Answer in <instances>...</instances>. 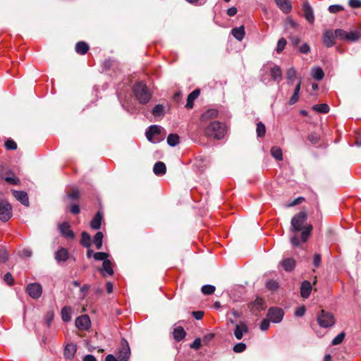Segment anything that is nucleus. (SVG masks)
Masks as SVG:
<instances>
[{"label":"nucleus","instance_id":"nucleus-22","mask_svg":"<svg viewBox=\"0 0 361 361\" xmlns=\"http://www.w3.org/2000/svg\"><path fill=\"white\" fill-rule=\"evenodd\" d=\"M247 331L248 328L244 323L236 324L234 330V335L237 339L240 340L243 338V333H247Z\"/></svg>","mask_w":361,"mask_h":361},{"label":"nucleus","instance_id":"nucleus-34","mask_svg":"<svg viewBox=\"0 0 361 361\" xmlns=\"http://www.w3.org/2000/svg\"><path fill=\"white\" fill-rule=\"evenodd\" d=\"M271 76L273 80H276L281 79L282 76V71L279 66H275L271 68Z\"/></svg>","mask_w":361,"mask_h":361},{"label":"nucleus","instance_id":"nucleus-41","mask_svg":"<svg viewBox=\"0 0 361 361\" xmlns=\"http://www.w3.org/2000/svg\"><path fill=\"white\" fill-rule=\"evenodd\" d=\"M263 300L260 298H257V299L252 302V309L257 311H260L261 310H263Z\"/></svg>","mask_w":361,"mask_h":361},{"label":"nucleus","instance_id":"nucleus-5","mask_svg":"<svg viewBox=\"0 0 361 361\" xmlns=\"http://www.w3.org/2000/svg\"><path fill=\"white\" fill-rule=\"evenodd\" d=\"M12 217L11 204L6 200H0V220L8 221Z\"/></svg>","mask_w":361,"mask_h":361},{"label":"nucleus","instance_id":"nucleus-25","mask_svg":"<svg viewBox=\"0 0 361 361\" xmlns=\"http://www.w3.org/2000/svg\"><path fill=\"white\" fill-rule=\"evenodd\" d=\"M231 34L238 41H241L245 35V27L243 25L236 27L232 29Z\"/></svg>","mask_w":361,"mask_h":361},{"label":"nucleus","instance_id":"nucleus-10","mask_svg":"<svg viewBox=\"0 0 361 361\" xmlns=\"http://www.w3.org/2000/svg\"><path fill=\"white\" fill-rule=\"evenodd\" d=\"M161 134V127L153 125L151 126L149 129L146 131L145 135L147 140L151 142H157L161 140V138H159L156 140H154V137L156 135H159Z\"/></svg>","mask_w":361,"mask_h":361},{"label":"nucleus","instance_id":"nucleus-43","mask_svg":"<svg viewBox=\"0 0 361 361\" xmlns=\"http://www.w3.org/2000/svg\"><path fill=\"white\" fill-rule=\"evenodd\" d=\"M216 290L215 286L212 285H204L202 287L201 290L204 295H212Z\"/></svg>","mask_w":361,"mask_h":361},{"label":"nucleus","instance_id":"nucleus-33","mask_svg":"<svg viewBox=\"0 0 361 361\" xmlns=\"http://www.w3.org/2000/svg\"><path fill=\"white\" fill-rule=\"evenodd\" d=\"M312 76L315 80H321L324 77V73L323 70L319 67L314 68L312 69Z\"/></svg>","mask_w":361,"mask_h":361},{"label":"nucleus","instance_id":"nucleus-23","mask_svg":"<svg viewBox=\"0 0 361 361\" xmlns=\"http://www.w3.org/2000/svg\"><path fill=\"white\" fill-rule=\"evenodd\" d=\"M173 336L176 341L180 342L186 336V332L182 326H177L173 331Z\"/></svg>","mask_w":361,"mask_h":361},{"label":"nucleus","instance_id":"nucleus-53","mask_svg":"<svg viewBox=\"0 0 361 361\" xmlns=\"http://www.w3.org/2000/svg\"><path fill=\"white\" fill-rule=\"evenodd\" d=\"M344 10V8L341 5H331L329 6V11L331 13H336L339 11Z\"/></svg>","mask_w":361,"mask_h":361},{"label":"nucleus","instance_id":"nucleus-6","mask_svg":"<svg viewBox=\"0 0 361 361\" xmlns=\"http://www.w3.org/2000/svg\"><path fill=\"white\" fill-rule=\"evenodd\" d=\"M116 355L119 361H128L130 355V349L126 340H122Z\"/></svg>","mask_w":361,"mask_h":361},{"label":"nucleus","instance_id":"nucleus-14","mask_svg":"<svg viewBox=\"0 0 361 361\" xmlns=\"http://www.w3.org/2000/svg\"><path fill=\"white\" fill-rule=\"evenodd\" d=\"M77 351V345L75 343H68L65 346L63 355L66 359L72 360Z\"/></svg>","mask_w":361,"mask_h":361},{"label":"nucleus","instance_id":"nucleus-12","mask_svg":"<svg viewBox=\"0 0 361 361\" xmlns=\"http://www.w3.org/2000/svg\"><path fill=\"white\" fill-rule=\"evenodd\" d=\"M302 8V11L304 13L305 19L309 23H312L314 20L313 10L307 0H305L303 2Z\"/></svg>","mask_w":361,"mask_h":361},{"label":"nucleus","instance_id":"nucleus-48","mask_svg":"<svg viewBox=\"0 0 361 361\" xmlns=\"http://www.w3.org/2000/svg\"><path fill=\"white\" fill-rule=\"evenodd\" d=\"M298 23L295 22L291 18L288 17L285 21V28L289 30L290 28H296Z\"/></svg>","mask_w":361,"mask_h":361},{"label":"nucleus","instance_id":"nucleus-24","mask_svg":"<svg viewBox=\"0 0 361 361\" xmlns=\"http://www.w3.org/2000/svg\"><path fill=\"white\" fill-rule=\"evenodd\" d=\"M102 219V214L100 212H97L94 215V218L90 221V227L92 229L98 230L101 227V223Z\"/></svg>","mask_w":361,"mask_h":361},{"label":"nucleus","instance_id":"nucleus-18","mask_svg":"<svg viewBox=\"0 0 361 361\" xmlns=\"http://www.w3.org/2000/svg\"><path fill=\"white\" fill-rule=\"evenodd\" d=\"M312 290V286L308 281H304L300 286V295L303 298H307Z\"/></svg>","mask_w":361,"mask_h":361},{"label":"nucleus","instance_id":"nucleus-19","mask_svg":"<svg viewBox=\"0 0 361 361\" xmlns=\"http://www.w3.org/2000/svg\"><path fill=\"white\" fill-rule=\"evenodd\" d=\"M219 111L215 109H210L207 110L201 115V121L206 122L212 119L216 118L218 116Z\"/></svg>","mask_w":361,"mask_h":361},{"label":"nucleus","instance_id":"nucleus-9","mask_svg":"<svg viewBox=\"0 0 361 361\" xmlns=\"http://www.w3.org/2000/svg\"><path fill=\"white\" fill-rule=\"evenodd\" d=\"M75 324L78 329L87 330L90 327L91 322L87 314H83L76 318Z\"/></svg>","mask_w":361,"mask_h":361},{"label":"nucleus","instance_id":"nucleus-59","mask_svg":"<svg viewBox=\"0 0 361 361\" xmlns=\"http://www.w3.org/2000/svg\"><path fill=\"white\" fill-rule=\"evenodd\" d=\"M4 280L10 286L13 284L14 279L12 274L10 272H8L4 275Z\"/></svg>","mask_w":361,"mask_h":361},{"label":"nucleus","instance_id":"nucleus-63","mask_svg":"<svg viewBox=\"0 0 361 361\" xmlns=\"http://www.w3.org/2000/svg\"><path fill=\"white\" fill-rule=\"evenodd\" d=\"M348 4L353 8H358L361 7V0H349Z\"/></svg>","mask_w":361,"mask_h":361},{"label":"nucleus","instance_id":"nucleus-21","mask_svg":"<svg viewBox=\"0 0 361 361\" xmlns=\"http://www.w3.org/2000/svg\"><path fill=\"white\" fill-rule=\"evenodd\" d=\"M281 264L286 271H291L295 267V260L293 258H286L281 262Z\"/></svg>","mask_w":361,"mask_h":361},{"label":"nucleus","instance_id":"nucleus-20","mask_svg":"<svg viewBox=\"0 0 361 361\" xmlns=\"http://www.w3.org/2000/svg\"><path fill=\"white\" fill-rule=\"evenodd\" d=\"M200 94V89H195L191 93H190L187 98V102L185 104L186 109H192L194 106V101L199 97Z\"/></svg>","mask_w":361,"mask_h":361},{"label":"nucleus","instance_id":"nucleus-45","mask_svg":"<svg viewBox=\"0 0 361 361\" xmlns=\"http://www.w3.org/2000/svg\"><path fill=\"white\" fill-rule=\"evenodd\" d=\"M164 111V107L162 104H157L152 109V113L154 116H159L163 114Z\"/></svg>","mask_w":361,"mask_h":361},{"label":"nucleus","instance_id":"nucleus-30","mask_svg":"<svg viewBox=\"0 0 361 361\" xmlns=\"http://www.w3.org/2000/svg\"><path fill=\"white\" fill-rule=\"evenodd\" d=\"M102 275L105 276L104 271L106 272L109 275L114 274V270L111 267V262L109 259L104 260L102 264V268L99 270Z\"/></svg>","mask_w":361,"mask_h":361},{"label":"nucleus","instance_id":"nucleus-62","mask_svg":"<svg viewBox=\"0 0 361 361\" xmlns=\"http://www.w3.org/2000/svg\"><path fill=\"white\" fill-rule=\"evenodd\" d=\"M269 321H270L269 319H264L261 322L260 329L262 331H267L269 329V325H270Z\"/></svg>","mask_w":361,"mask_h":361},{"label":"nucleus","instance_id":"nucleus-39","mask_svg":"<svg viewBox=\"0 0 361 361\" xmlns=\"http://www.w3.org/2000/svg\"><path fill=\"white\" fill-rule=\"evenodd\" d=\"M312 109L322 114H326L329 111V106L327 104H316L312 106Z\"/></svg>","mask_w":361,"mask_h":361},{"label":"nucleus","instance_id":"nucleus-37","mask_svg":"<svg viewBox=\"0 0 361 361\" xmlns=\"http://www.w3.org/2000/svg\"><path fill=\"white\" fill-rule=\"evenodd\" d=\"M167 143L171 147H175L179 143V136L178 134H169L167 137Z\"/></svg>","mask_w":361,"mask_h":361},{"label":"nucleus","instance_id":"nucleus-46","mask_svg":"<svg viewBox=\"0 0 361 361\" xmlns=\"http://www.w3.org/2000/svg\"><path fill=\"white\" fill-rule=\"evenodd\" d=\"M2 178L11 185H17L20 183V180L18 178L15 177L14 176H5V177H2Z\"/></svg>","mask_w":361,"mask_h":361},{"label":"nucleus","instance_id":"nucleus-40","mask_svg":"<svg viewBox=\"0 0 361 361\" xmlns=\"http://www.w3.org/2000/svg\"><path fill=\"white\" fill-rule=\"evenodd\" d=\"M256 132L257 134V137H264L266 133V127L262 122L259 121L257 123Z\"/></svg>","mask_w":361,"mask_h":361},{"label":"nucleus","instance_id":"nucleus-50","mask_svg":"<svg viewBox=\"0 0 361 361\" xmlns=\"http://www.w3.org/2000/svg\"><path fill=\"white\" fill-rule=\"evenodd\" d=\"M67 197L71 200H78L80 197V192L78 189H73L71 192L68 194Z\"/></svg>","mask_w":361,"mask_h":361},{"label":"nucleus","instance_id":"nucleus-17","mask_svg":"<svg viewBox=\"0 0 361 361\" xmlns=\"http://www.w3.org/2000/svg\"><path fill=\"white\" fill-rule=\"evenodd\" d=\"M334 39H335V34L334 35L332 31H331V30H326L324 32V35H323V42H324V44L326 47H332L334 44V43H335Z\"/></svg>","mask_w":361,"mask_h":361},{"label":"nucleus","instance_id":"nucleus-47","mask_svg":"<svg viewBox=\"0 0 361 361\" xmlns=\"http://www.w3.org/2000/svg\"><path fill=\"white\" fill-rule=\"evenodd\" d=\"M93 257L97 261L102 260L103 262H104V260H106L108 259L109 254L103 252H95L93 255Z\"/></svg>","mask_w":361,"mask_h":361},{"label":"nucleus","instance_id":"nucleus-27","mask_svg":"<svg viewBox=\"0 0 361 361\" xmlns=\"http://www.w3.org/2000/svg\"><path fill=\"white\" fill-rule=\"evenodd\" d=\"M90 49L88 44L85 42L80 41L75 44V51L80 55L85 54Z\"/></svg>","mask_w":361,"mask_h":361},{"label":"nucleus","instance_id":"nucleus-8","mask_svg":"<svg viewBox=\"0 0 361 361\" xmlns=\"http://www.w3.org/2000/svg\"><path fill=\"white\" fill-rule=\"evenodd\" d=\"M269 320L274 323L280 322L283 317V311L278 307H271L267 314Z\"/></svg>","mask_w":361,"mask_h":361},{"label":"nucleus","instance_id":"nucleus-60","mask_svg":"<svg viewBox=\"0 0 361 361\" xmlns=\"http://www.w3.org/2000/svg\"><path fill=\"white\" fill-rule=\"evenodd\" d=\"M298 50L302 54H308L310 51V47L307 43H304L299 47Z\"/></svg>","mask_w":361,"mask_h":361},{"label":"nucleus","instance_id":"nucleus-26","mask_svg":"<svg viewBox=\"0 0 361 361\" xmlns=\"http://www.w3.org/2000/svg\"><path fill=\"white\" fill-rule=\"evenodd\" d=\"M153 171L157 176L164 175L166 172V166L162 161H157L153 167Z\"/></svg>","mask_w":361,"mask_h":361},{"label":"nucleus","instance_id":"nucleus-38","mask_svg":"<svg viewBox=\"0 0 361 361\" xmlns=\"http://www.w3.org/2000/svg\"><path fill=\"white\" fill-rule=\"evenodd\" d=\"M307 139L312 145H315L319 143L321 137L319 134L312 132L307 135Z\"/></svg>","mask_w":361,"mask_h":361},{"label":"nucleus","instance_id":"nucleus-3","mask_svg":"<svg viewBox=\"0 0 361 361\" xmlns=\"http://www.w3.org/2000/svg\"><path fill=\"white\" fill-rule=\"evenodd\" d=\"M318 324L322 328L331 327L335 324V318L332 313L321 310L317 316Z\"/></svg>","mask_w":361,"mask_h":361},{"label":"nucleus","instance_id":"nucleus-44","mask_svg":"<svg viewBox=\"0 0 361 361\" xmlns=\"http://www.w3.org/2000/svg\"><path fill=\"white\" fill-rule=\"evenodd\" d=\"M287 44L286 39L283 37L279 39L276 51L277 53H281L283 51Z\"/></svg>","mask_w":361,"mask_h":361},{"label":"nucleus","instance_id":"nucleus-4","mask_svg":"<svg viewBox=\"0 0 361 361\" xmlns=\"http://www.w3.org/2000/svg\"><path fill=\"white\" fill-rule=\"evenodd\" d=\"M307 213L305 211L300 212L296 214L291 220V227L294 232L302 230L305 221L307 220Z\"/></svg>","mask_w":361,"mask_h":361},{"label":"nucleus","instance_id":"nucleus-55","mask_svg":"<svg viewBox=\"0 0 361 361\" xmlns=\"http://www.w3.org/2000/svg\"><path fill=\"white\" fill-rule=\"evenodd\" d=\"M8 259V253L4 248H0V262H6Z\"/></svg>","mask_w":361,"mask_h":361},{"label":"nucleus","instance_id":"nucleus-16","mask_svg":"<svg viewBox=\"0 0 361 361\" xmlns=\"http://www.w3.org/2000/svg\"><path fill=\"white\" fill-rule=\"evenodd\" d=\"M277 6L285 13H288L292 10L291 2L289 0H274Z\"/></svg>","mask_w":361,"mask_h":361},{"label":"nucleus","instance_id":"nucleus-11","mask_svg":"<svg viewBox=\"0 0 361 361\" xmlns=\"http://www.w3.org/2000/svg\"><path fill=\"white\" fill-rule=\"evenodd\" d=\"M59 229L61 235L65 238L73 239L75 236L74 232L70 229V225L68 222H63L59 224Z\"/></svg>","mask_w":361,"mask_h":361},{"label":"nucleus","instance_id":"nucleus-15","mask_svg":"<svg viewBox=\"0 0 361 361\" xmlns=\"http://www.w3.org/2000/svg\"><path fill=\"white\" fill-rule=\"evenodd\" d=\"M69 257L68 250L65 247H60L55 252V259L58 263L66 262Z\"/></svg>","mask_w":361,"mask_h":361},{"label":"nucleus","instance_id":"nucleus-56","mask_svg":"<svg viewBox=\"0 0 361 361\" xmlns=\"http://www.w3.org/2000/svg\"><path fill=\"white\" fill-rule=\"evenodd\" d=\"M313 264L315 267L318 268L321 265L322 255L319 253H316L313 256Z\"/></svg>","mask_w":361,"mask_h":361},{"label":"nucleus","instance_id":"nucleus-32","mask_svg":"<svg viewBox=\"0 0 361 361\" xmlns=\"http://www.w3.org/2000/svg\"><path fill=\"white\" fill-rule=\"evenodd\" d=\"M61 318L63 322H69L71 319V308L70 307H63L61 310Z\"/></svg>","mask_w":361,"mask_h":361},{"label":"nucleus","instance_id":"nucleus-13","mask_svg":"<svg viewBox=\"0 0 361 361\" xmlns=\"http://www.w3.org/2000/svg\"><path fill=\"white\" fill-rule=\"evenodd\" d=\"M12 193L15 198L20 202L23 205H29L28 195L26 192L12 190Z\"/></svg>","mask_w":361,"mask_h":361},{"label":"nucleus","instance_id":"nucleus-42","mask_svg":"<svg viewBox=\"0 0 361 361\" xmlns=\"http://www.w3.org/2000/svg\"><path fill=\"white\" fill-rule=\"evenodd\" d=\"M345 336V333L344 331H342L341 332L340 334H338L331 341V345H339L341 344Z\"/></svg>","mask_w":361,"mask_h":361},{"label":"nucleus","instance_id":"nucleus-49","mask_svg":"<svg viewBox=\"0 0 361 361\" xmlns=\"http://www.w3.org/2000/svg\"><path fill=\"white\" fill-rule=\"evenodd\" d=\"M5 147L8 150H14L17 149V144L14 140L8 139L5 142Z\"/></svg>","mask_w":361,"mask_h":361},{"label":"nucleus","instance_id":"nucleus-57","mask_svg":"<svg viewBox=\"0 0 361 361\" xmlns=\"http://www.w3.org/2000/svg\"><path fill=\"white\" fill-rule=\"evenodd\" d=\"M287 78L291 81H293L296 76V71L294 68H290L286 72Z\"/></svg>","mask_w":361,"mask_h":361},{"label":"nucleus","instance_id":"nucleus-28","mask_svg":"<svg viewBox=\"0 0 361 361\" xmlns=\"http://www.w3.org/2000/svg\"><path fill=\"white\" fill-rule=\"evenodd\" d=\"M194 166L200 171H203L207 168V161L202 157H197L195 160Z\"/></svg>","mask_w":361,"mask_h":361},{"label":"nucleus","instance_id":"nucleus-1","mask_svg":"<svg viewBox=\"0 0 361 361\" xmlns=\"http://www.w3.org/2000/svg\"><path fill=\"white\" fill-rule=\"evenodd\" d=\"M226 132L225 123L217 121H210L204 130L205 136L215 140L222 139L225 136Z\"/></svg>","mask_w":361,"mask_h":361},{"label":"nucleus","instance_id":"nucleus-31","mask_svg":"<svg viewBox=\"0 0 361 361\" xmlns=\"http://www.w3.org/2000/svg\"><path fill=\"white\" fill-rule=\"evenodd\" d=\"M103 238L104 235L101 231H98L93 238V243L97 250H100L102 247Z\"/></svg>","mask_w":361,"mask_h":361},{"label":"nucleus","instance_id":"nucleus-52","mask_svg":"<svg viewBox=\"0 0 361 361\" xmlns=\"http://www.w3.org/2000/svg\"><path fill=\"white\" fill-rule=\"evenodd\" d=\"M245 349L246 345L243 343H237L233 348V351L237 353H242L245 350Z\"/></svg>","mask_w":361,"mask_h":361},{"label":"nucleus","instance_id":"nucleus-35","mask_svg":"<svg viewBox=\"0 0 361 361\" xmlns=\"http://www.w3.org/2000/svg\"><path fill=\"white\" fill-rule=\"evenodd\" d=\"M271 154L274 157L276 160L281 161L283 159V153L282 150L280 147L274 146L271 149Z\"/></svg>","mask_w":361,"mask_h":361},{"label":"nucleus","instance_id":"nucleus-2","mask_svg":"<svg viewBox=\"0 0 361 361\" xmlns=\"http://www.w3.org/2000/svg\"><path fill=\"white\" fill-rule=\"evenodd\" d=\"M133 92L136 99L142 104H147L152 97V93L149 89L146 84L142 81L137 82L134 84Z\"/></svg>","mask_w":361,"mask_h":361},{"label":"nucleus","instance_id":"nucleus-7","mask_svg":"<svg viewBox=\"0 0 361 361\" xmlns=\"http://www.w3.org/2000/svg\"><path fill=\"white\" fill-rule=\"evenodd\" d=\"M26 291L33 299L39 298L42 293V287L38 283H32L27 285Z\"/></svg>","mask_w":361,"mask_h":361},{"label":"nucleus","instance_id":"nucleus-61","mask_svg":"<svg viewBox=\"0 0 361 361\" xmlns=\"http://www.w3.org/2000/svg\"><path fill=\"white\" fill-rule=\"evenodd\" d=\"M190 348L198 350L201 347V339L200 338H197L194 340L192 344L190 345Z\"/></svg>","mask_w":361,"mask_h":361},{"label":"nucleus","instance_id":"nucleus-29","mask_svg":"<svg viewBox=\"0 0 361 361\" xmlns=\"http://www.w3.org/2000/svg\"><path fill=\"white\" fill-rule=\"evenodd\" d=\"M80 243L86 248H89L91 246V236L90 235L86 232L82 231L81 233V238L80 240Z\"/></svg>","mask_w":361,"mask_h":361},{"label":"nucleus","instance_id":"nucleus-36","mask_svg":"<svg viewBox=\"0 0 361 361\" xmlns=\"http://www.w3.org/2000/svg\"><path fill=\"white\" fill-rule=\"evenodd\" d=\"M360 37V32L355 30L350 31V32H347L345 40L348 42H356Z\"/></svg>","mask_w":361,"mask_h":361},{"label":"nucleus","instance_id":"nucleus-54","mask_svg":"<svg viewBox=\"0 0 361 361\" xmlns=\"http://www.w3.org/2000/svg\"><path fill=\"white\" fill-rule=\"evenodd\" d=\"M266 287L271 290H275L278 288L279 284L274 280H270L266 283Z\"/></svg>","mask_w":361,"mask_h":361},{"label":"nucleus","instance_id":"nucleus-64","mask_svg":"<svg viewBox=\"0 0 361 361\" xmlns=\"http://www.w3.org/2000/svg\"><path fill=\"white\" fill-rule=\"evenodd\" d=\"M214 334L209 333L203 336L202 341L204 344H208L214 338Z\"/></svg>","mask_w":361,"mask_h":361},{"label":"nucleus","instance_id":"nucleus-51","mask_svg":"<svg viewBox=\"0 0 361 361\" xmlns=\"http://www.w3.org/2000/svg\"><path fill=\"white\" fill-rule=\"evenodd\" d=\"M335 37L345 40L347 32L342 29H336L334 31Z\"/></svg>","mask_w":361,"mask_h":361},{"label":"nucleus","instance_id":"nucleus-58","mask_svg":"<svg viewBox=\"0 0 361 361\" xmlns=\"http://www.w3.org/2000/svg\"><path fill=\"white\" fill-rule=\"evenodd\" d=\"M69 210L71 214H78L80 212V208L78 204H72L69 207Z\"/></svg>","mask_w":361,"mask_h":361}]
</instances>
